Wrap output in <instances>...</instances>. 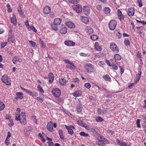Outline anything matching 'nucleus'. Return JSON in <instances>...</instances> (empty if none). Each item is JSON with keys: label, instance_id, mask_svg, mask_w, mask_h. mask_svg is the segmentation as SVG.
<instances>
[{"label": "nucleus", "instance_id": "27", "mask_svg": "<svg viewBox=\"0 0 146 146\" xmlns=\"http://www.w3.org/2000/svg\"><path fill=\"white\" fill-rule=\"evenodd\" d=\"M49 78V82H52L53 81L54 79V75L52 73H50L48 75Z\"/></svg>", "mask_w": 146, "mask_h": 146}, {"label": "nucleus", "instance_id": "3", "mask_svg": "<svg viewBox=\"0 0 146 146\" xmlns=\"http://www.w3.org/2000/svg\"><path fill=\"white\" fill-rule=\"evenodd\" d=\"M110 48L111 50L115 53H118L119 51V49L116 44L114 42L110 44Z\"/></svg>", "mask_w": 146, "mask_h": 146}, {"label": "nucleus", "instance_id": "34", "mask_svg": "<svg viewBox=\"0 0 146 146\" xmlns=\"http://www.w3.org/2000/svg\"><path fill=\"white\" fill-rule=\"evenodd\" d=\"M83 10L84 12H86V13H88L90 10L89 7L87 6H84L83 8Z\"/></svg>", "mask_w": 146, "mask_h": 146}, {"label": "nucleus", "instance_id": "63", "mask_svg": "<svg viewBox=\"0 0 146 146\" xmlns=\"http://www.w3.org/2000/svg\"><path fill=\"white\" fill-rule=\"evenodd\" d=\"M7 42H4L2 43L1 46L2 48H3L6 45Z\"/></svg>", "mask_w": 146, "mask_h": 146}, {"label": "nucleus", "instance_id": "37", "mask_svg": "<svg viewBox=\"0 0 146 146\" xmlns=\"http://www.w3.org/2000/svg\"><path fill=\"white\" fill-rule=\"evenodd\" d=\"M5 105L2 102H0V110H3L5 108Z\"/></svg>", "mask_w": 146, "mask_h": 146}, {"label": "nucleus", "instance_id": "64", "mask_svg": "<svg viewBox=\"0 0 146 146\" xmlns=\"http://www.w3.org/2000/svg\"><path fill=\"white\" fill-rule=\"evenodd\" d=\"M73 82H75L78 83L79 82V79L77 78H75L73 80Z\"/></svg>", "mask_w": 146, "mask_h": 146}, {"label": "nucleus", "instance_id": "38", "mask_svg": "<svg viewBox=\"0 0 146 146\" xmlns=\"http://www.w3.org/2000/svg\"><path fill=\"white\" fill-rule=\"evenodd\" d=\"M91 38L93 40H96L98 38V37L96 35H93L91 36Z\"/></svg>", "mask_w": 146, "mask_h": 146}, {"label": "nucleus", "instance_id": "30", "mask_svg": "<svg viewBox=\"0 0 146 146\" xmlns=\"http://www.w3.org/2000/svg\"><path fill=\"white\" fill-rule=\"evenodd\" d=\"M58 132L59 134L60 137V138L62 140H64L65 138L63 135V131H62V130H59L58 131Z\"/></svg>", "mask_w": 146, "mask_h": 146}, {"label": "nucleus", "instance_id": "32", "mask_svg": "<svg viewBox=\"0 0 146 146\" xmlns=\"http://www.w3.org/2000/svg\"><path fill=\"white\" fill-rule=\"evenodd\" d=\"M114 57L115 60H121V57L120 55L118 54H115L114 55Z\"/></svg>", "mask_w": 146, "mask_h": 146}, {"label": "nucleus", "instance_id": "24", "mask_svg": "<svg viewBox=\"0 0 146 146\" xmlns=\"http://www.w3.org/2000/svg\"><path fill=\"white\" fill-rule=\"evenodd\" d=\"M81 92L80 91H77L73 93V95L75 97H78L81 96Z\"/></svg>", "mask_w": 146, "mask_h": 146}, {"label": "nucleus", "instance_id": "47", "mask_svg": "<svg viewBox=\"0 0 146 146\" xmlns=\"http://www.w3.org/2000/svg\"><path fill=\"white\" fill-rule=\"evenodd\" d=\"M25 92H26L27 94H28L30 96H34V95H33V94L32 93V92L31 91L28 90L27 89Z\"/></svg>", "mask_w": 146, "mask_h": 146}, {"label": "nucleus", "instance_id": "19", "mask_svg": "<svg viewBox=\"0 0 146 146\" xmlns=\"http://www.w3.org/2000/svg\"><path fill=\"white\" fill-rule=\"evenodd\" d=\"M116 141L118 145H120L121 146H127V143L120 141L118 139H117Z\"/></svg>", "mask_w": 146, "mask_h": 146}, {"label": "nucleus", "instance_id": "45", "mask_svg": "<svg viewBox=\"0 0 146 146\" xmlns=\"http://www.w3.org/2000/svg\"><path fill=\"white\" fill-rule=\"evenodd\" d=\"M136 21L138 23H141L143 25H146V22L144 21H140L138 20H136Z\"/></svg>", "mask_w": 146, "mask_h": 146}, {"label": "nucleus", "instance_id": "41", "mask_svg": "<svg viewBox=\"0 0 146 146\" xmlns=\"http://www.w3.org/2000/svg\"><path fill=\"white\" fill-rule=\"evenodd\" d=\"M80 135L81 136H83L84 137H88V134L87 133H85L84 131L81 132L80 133Z\"/></svg>", "mask_w": 146, "mask_h": 146}, {"label": "nucleus", "instance_id": "20", "mask_svg": "<svg viewBox=\"0 0 146 146\" xmlns=\"http://www.w3.org/2000/svg\"><path fill=\"white\" fill-rule=\"evenodd\" d=\"M101 142L105 144H108L109 143V141L106 139L104 138L103 137L101 136Z\"/></svg>", "mask_w": 146, "mask_h": 146}, {"label": "nucleus", "instance_id": "21", "mask_svg": "<svg viewBox=\"0 0 146 146\" xmlns=\"http://www.w3.org/2000/svg\"><path fill=\"white\" fill-rule=\"evenodd\" d=\"M12 61L14 64H17V62H20L19 57L17 56H14L13 57Z\"/></svg>", "mask_w": 146, "mask_h": 146}, {"label": "nucleus", "instance_id": "40", "mask_svg": "<svg viewBox=\"0 0 146 146\" xmlns=\"http://www.w3.org/2000/svg\"><path fill=\"white\" fill-rule=\"evenodd\" d=\"M16 95L18 96V98L21 99H22L23 98V97L22 96L23 94L22 92H17L16 93Z\"/></svg>", "mask_w": 146, "mask_h": 146}, {"label": "nucleus", "instance_id": "4", "mask_svg": "<svg viewBox=\"0 0 146 146\" xmlns=\"http://www.w3.org/2000/svg\"><path fill=\"white\" fill-rule=\"evenodd\" d=\"M117 24V22L115 20H111L109 26L110 29L113 31L115 28Z\"/></svg>", "mask_w": 146, "mask_h": 146}, {"label": "nucleus", "instance_id": "16", "mask_svg": "<svg viewBox=\"0 0 146 146\" xmlns=\"http://www.w3.org/2000/svg\"><path fill=\"white\" fill-rule=\"evenodd\" d=\"M61 22V19L57 18L54 19V24L55 25H58L60 24Z\"/></svg>", "mask_w": 146, "mask_h": 146}, {"label": "nucleus", "instance_id": "9", "mask_svg": "<svg viewBox=\"0 0 146 146\" xmlns=\"http://www.w3.org/2000/svg\"><path fill=\"white\" fill-rule=\"evenodd\" d=\"M59 30L60 33L62 34H66L67 32V28L63 24L60 25Z\"/></svg>", "mask_w": 146, "mask_h": 146}, {"label": "nucleus", "instance_id": "46", "mask_svg": "<svg viewBox=\"0 0 146 146\" xmlns=\"http://www.w3.org/2000/svg\"><path fill=\"white\" fill-rule=\"evenodd\" d=\"M38 89L39 91L41 92H44V90L42 89V88L40 86V85H38L37 86Z\"/></svg>", "mask_w": 146, "mask_h": 146}, {"label": "nucleus", "instance_id": "33", "mask_svg": "<svg viewBox=\"0 0 146 146\" xmlns=\"http://www.w3.org/2000/svg\"><path fill=\"white\" fill-rule=\"evenodd\" d=\"M104 12L106 14H108L110 12V8L108 7H106L104 9Z\"/></svg>", "mask_w": 146, "mask_h": 146}, {"label": "nucleus", "instance_id": "50", "mask_svg": "<svg viewBox=\"0 0 146 146\" xmlns=\"http://www.w3.org/2000/svg\"><path fill=\"white\" fill-rule=\"evenodd\" d=\"M9 121L10 122L9 123L8 125L9 126L11 127L13 125V122L12 119H9Z\"/></svg>", "mask_w": 146, "mask_h": 146}, {"label": "nucleus", "instance_id": "17", "mask_svg": "<svg viewBox=\"0 0 146 146\" xmlns=\"http://www.w3.org/2000/svg\"><path fill=\"white\" fill-rule=\"evenodd\" d=\"M66 25L67 26L70 28H74L75 27V26L74 23L72 22L69 21L66 22Z\"/></svg>", "mask_w": 146, "mask_h": 146}, {"label": "nucleus", "instance_id": "2", "mask_svg": "<svg viewBox=\"0 0 146 146\" xmlns=\"http://www.w3.org/2000/svg\"><path fill=\"white\" fill-rule=\"evenodd\" d=\"M85 68L86 72L88 73L94 72V66L91 64H87L85 66Z\"/></svg>", "mask_w": 146, "mask_h": 146}, {"label": "nucleus", "instance_id": "7", "mask_svg": "<svg viewBox=\"0 0 146 146\" xmlns=\"http://www.w3.org/2000/svg\"><path fill=\"white\" fill-rule=\"evenodd\" d=\"M110 61L111 62V64L110 66H111L113 69L115 70H116L118 69V64L116 63V61L113 59H111L110 60Z\"/></svg>", "mask_w": 146, "mask_h": 146}, {"label": "nucleus", "instance_id": "58", "mask_svg": "<svg viewBox=\"0 0 146 146\" xmlns=\"http://www.w3.org/2000/svg\"><path fill=\"white\" fill-rule=\"evenodd\" d=\"M68 131L69 133L71 135H72L74 133L73 130L71 128L68 130Z\"/></svg>", "mask_w": 146, "mask_h": 146}, {"label": "nucleus", "instance_id": "59", "mask_svg": "<svg viewBox=\"0 0 146 146\" xmlns=\"http://www.w3.org/2000/svg\"><path fill=\"white\" fill-rule=\"evenodd\" d=\"M40 40H41V39ZM40 44L41 45V48H44L45 47V46L44 44V42L42 40H40Z\"/></svg>", "mask_w": 146, "mask_h": 146}, {"label": "nucleus", "instance_id": "14", "mask_svg": "<svg viewBox=\"0 0 146 146\" xmlns=\"http://www.w3.org/2000/svg\"><path fill=\"white\" fill-rule=\"evenodd\" d=\"M66 67L70 69L71 70H75L76 68L73 62L71 63L70 64H67Z\"/></svg>", "mask_w": 146, "mask_h": 146}, {"label": "nucleus", "instance_id": "49", "mask_svg": "<svg viewBox=\"0 0 146 146\" xmlns=\"http://www.w3.org/2000/svg\"><path fill=\"white\" fill-rule=\"evenodd\" d=\"M140 120L139 119H138L137 120L136 122V124L137 125V127L140 128L141 127V125L140 124Z\"/></svg>", "mask_w": 146, "mask_h": 146}, {"label": "nucleus", "instance_id": "60", "mask_svg": "<svg viewBox=\"0 0 146 146\" xmlns=\"http://www.w3.org/2000/svg\"><path fill=\"white\" fill-rule=\"evenodd\" d=\"M36 99L40 102H42L43 101V100L42 98H41L39 97H37L36 98Z\"/></svg>", "mask_w": 146, "mask_h": 146}, {"label": "nucleus", "instance_id": "8", "mask_svg": "<svg viewBox=\"0 0 146 146\" xmlns=\"http://www.w3.org/2000/svg\"><path fill=\"white\" fill-rule=\"evenodd\" d=\"M73 9L78 13H80L82 11L81 6L79 5H74L72 6Z\"/></svg>", "mask_w": 146, "mask_h": 146}, {"label": "nucleus", "instance_id": "31", "mask_svg": "<svg viewBox=\"0 0 146 146\" xmlns=\"http://www.w3.org/2000/svg\"><path fill=\"white\" fill-rule=\"evenodd\" d=\"M82 20L85 24H88L89 22V20L88 17H82Z\"/></svg>", "mask_w": 146, "mask_h": 146}, {"label": "nucleus", "instance_id": "29", "mask_svg": "<svg viewBox=\"0 0 146 146\" xmlns=\"http://www.w3.org/2000/svg\"><path fill=\"white\" fill-rule=\"evenodd\" d=\"M59 82L60 84L62 85H65L66 84V81L65 79L63 78H61L59 79Z\"/></svg>", "mask_w": 146, "mask_h": 146}, {"label": "nucleus", "instance_id": "11", "mask_svg": "<svg viewBox=\"0 0 146 146\" xmlns=\"http://www.w3.org/2000/svg\"><path fill=\"white\" fill-rule=\"evenodd\" d=\"M135 14V9L133 7H131L128 9L127 14L129 16H132Z\"/></svg>", "mask_w": 146, "mask_h": 146}, {"label": "nucleus", "instance_id": "44", "mask_svg": "<svg viewBox=\"0 0 146 146\" xmlns=\"http://www.w3.org/2000/svg\"><path fill=\"white\" fill-rule=\"evenodd\" d=\"M78 123L82 126H84V125H85L83 122L81 120H78L77 121Z\"/></svg>", "mask_w": 146, "mask_h": 146}, {"label": "nucleus", "instance_id": "54", "mask_svg": "<svg viewBox=\"0 0 146 146\" xmlns=\"http://www.w3.org/2000/svg\"><path fill=\"white\" fill-rule=\"evenodd\" d=\"M137 56L138 58H139L140 60L142 58L141 54L139 51H138L137 53Z\"/></svg>", "mask_w": 146, "mask_h": 146}, {"label": "nucleus", "instance_id": "56", "mask_svg": "<svg viewBox=\"0 0 146 146\" xmlns=\"http://www.w3.org/2000/svg\"><path fill=\"white\" fill-rule=\"evenodd\" d=\"M85 86L88 88H89L91 87V85L90 83H86L85 84Z\"/></svg>", "mask_w": 146, "mask_h": 146}, {"label": "nucleus", "instance_id": "23", "mask_svg": "<svg viewBox=\"0 0 146 146\" xmlns=\"http://www.w3.org/2000/svg\"><path fill=\"white\" fill-rule=\"evenodd\" d=\"M94 46L95 49L97 51H100V46L98 42H95Z\"/></svg>", "mask_w": 146, "mask_h": 146}, {"label": "nucleus", "instance_id": "39", "mask_svg": "<svg viewBox=\"0 0 146 146\" xmlns=\"http://www.w3.org/2000/svg\"><path fill=\"white\" fill-rule=\"evenodd\" d=\"M69 2L72 4H77L79 2V0H68Z\"/></svg>", "mask_w": 146, "mask_h": 146}, {"label": "nucleus", "instance_id": "15", "mask_svg": "<svg viewBox=\"0 0 146 146\" xmlns=\"http://www.w3.org/2000/svg\"><path fill=\"white\" fill-rule=\"evenodd\" d=\"M86 31L88 35L94 33L93 29L89 27H86Z\"/></svg>", "mask_w": 146, "mask_h": 146}, {"label": "nucleus", "instance_id": "53", "mask_svg": "<svg viewBox=\"0 0 146 146\" xmlns=\"http://www.w3.org/2000/svg\"><path fill=\"white\" fill-rule=\"evenodd\" d=\"M137 2L139 3V6L140 7H141L143 6V4L141 0H137Z\"/></svg>", "mask_w": 146, "mask_h": 146}, {"label": "nucleus", "instance_id": "12", "mask_svg": "<svg viewBox=\"0 0 146 146\" xmlns=\"http://www.w3.org/2000/svg\"><path fill=\"white\" fill-rule=\"evenodd\" d=\"M47 128L48 129L51 131H52L53 130V125L52 122L50 121L48 122L47 125Z\"/></svg>", "mask_w": 146, "mask_h": 146}, {"label": "nucleus", "instance_id": "43", "mask_svg": "<svg viewBox=\"0 0 146 146\" xmlns=\"http://www.w3.org/2000/svg\"><path fill=\"white\" fill-rule=\"evenodd\" d=\"M11 22L14 25H17V21L15 19L13 18H11Z\"/></svg>", "mask_w": 146, "mask_h": 146}, {"label": "nucleus", "instance_id": "18", "mask_svg": "<svg viewBox=\"0 0 146 146\" xmlns=\"http://www.w3.org/2000/svg\"><path fill=\"white\" fill-rule=\"evenodd\" d=\"M64 43L68 46H73L75 45V42L70 40L66 41L64 42Z\"/></svg>", "mask_w": 146, "mask_h": 146}, {"label": "nucleus", "instance_id": "1", "mask_svg": "<svg viewBox=\"0 0 146 146\" xmlns=\"http://www.w3.org/2000/svg\"><path fill=\"white\" fill-rule=\"evenodd\" d=\"M15 119L17 121H19L20 123L23 125L27 123L26 120V116L24 113L22 112L20 115L17 114L15 116Z\"/></svg>", "mask_w": 146, "mask_h": 146}, {"label": "nucleus", "instance_id": "51", "mask_svg": "<svg viewBox=\"0 0 146 146\" xmlns=\"http://www.w3.org/2000/svg\"><path fill=\"white\" fill-rule=\"evenodd\" d=\"M18 12L20 13L21 15H23V13L22 12V11L21 9V5H19V6L18 7Z\"/></svg>", "mask_w": 146, "mask_h": 146}, {"label": "nucleus", "instance_id": "6", "mask_svg": "<svg viewBox=\"0 0 146 146\" xmlns=\"http://www.w3.org/2000/svg\"><path fill=\"white\" fill-rule=\"evenodd\" d=\"M52 93L53 95L56 97H59L61 94L60 90L58 88H55L52 90Z\"/></svg>", "mask_w": 146, "mask_h": 146}, {"label": "nucleus", "instance_id": "22", "mask_svg": "<svg viewBox=\"0 0 146 146\" xmlns=\"http://www.w3.org/2000/svg\"><path fill=\"white\" fill-rule=\"evenodd\" d=\"M141 71H140V73L137 75L136 77L134 80V82L135 83H137L139 80L141 78Z\"/></svg>", "mask_w": 146, "mask_h": 146}, {"label": "nucleus", "instance_id": "26", "mask_svg": "<svg viewBox=\"0 0 146 146\" xmlns=\"http://www.w3.org/2000/svg\"><path fill=\"white\" fill-rule=\"evenodd\" d=\"M102 77L104 80L106 81H109L111 80L110 77L108 74L103 76Z\"/></svg>", "mask_w": 146, "mask_h": 146}, {"label": "nucleus", "instance_id": "42", "mask_svg": "<svg viewBox=\"0 0 146 146\" xmlns=\"http://www.w3.org/2000/svg\"><path fill=\"white\" fill-rule=\"evenodd\" d=\"M124 43L126 46H129L130 44V42L128 39H125L124 41Z\"/></svg>", "mask_w": 146, "mask_h": 146}, {"label": "nucleus", "instance_id": "61", "mask_svg": "<svg viewBox=\"0 0 146 146\" xmlns=\"http://www.w3.org/2000/svg\"><path fill=\"white\" fill-rule=\"evenodd\" d=\"M96 144H97L99 146L100 145V140L99 138L97 139V141H96Z\"/></svg>", "mask_w": 146, "mask_h": 146}, {"label": "nucleus", "instance_id": "52", "mask_svg": "<svg viewBox=\"0 0 146 146\" xmlns=\"http://www.w3.org/2000/svg\"><path fill=\"white\" fill-rule=\"evenodd\" d=\"M56 25H51L52 28V29L54 31H57L58 30V29Z\"/></svg>", "mask_w": 146, "mask_h": 146}, {"label": "nucleus", "instance_id": "13", "mask_svg": "<svg viewBox=\"0 0 146 146\" xmlns=\"http://www.w3.org/2000/svg\"><path fill=\"white\" fill-rule=\"evenodd\" d=\"M51 9L48 6H46L44 9L43 12L44 14H48L50 12Z\"/></svg>", "mask_w": 146, "mask_h": 146}, {"label": "nucleus", "instance_id": "5", "mask_svg": "<svg viewBox=\"0 0 146 146\" xmlns=\"http://www.w3.org/2000/svg\"><path fill=\"white\" fill-rule=\"evenodd\" d=\"M2 81L7 85H11V82L9 81V78L6 75H3L1 78Z\"/></svg>", "mask_w": 146, "mask_h": 146}, {"label": "nucleus", "instance_id": "57", "mask_svg": "<svg viewBox=\"0 0 146 146\" xmlns=\"http://www.w3.org/2000/svg\"><path fill=\"white\" fill-rule=\"evenodd\" d=\"M119 67L120 69V73L121 74H122L124 72V69L122 68L121 66H119Z\"/></svg>", "mask_w": 146, "mask_h": 146}, {"label": "nucleus", "instance_id": "48", "mask_svg": "<svg viewBox=\"0 0 146 146\" xmlns=\"http://www.w3.org/2000/svg\"><path fill=\"white\" fill-rule=\"evenodd\" d=\"M32 118L33 119V120L35 123L37 124V123L36 116L35 115H33L32 116Z\"/></svg>", "mask_w": 146, "mask_h": 146}, {"label": "nucleus", "instance_id": "36", "mask_svg": "<svg viewBox=\"0 0 146 146\" xmlns=\"http://www.w3.org/2000/svg\"><path fill=\"white\" fill-rule=\"evenodd\" d=\"M107 133L108 134L110 135H112L113 134H114L115 133L114 131L111 130L110 129L108 130L107 131Z\"/></svg>", "mask_w": 146, "mask_h": 146}, {"label": "nucleus", "instance_id": "28", "mask_svg": "<svg viewBox=\"0 0 146 146\" xmlns=\"http://www.w3.org/2000/svg\"><path fill=\"white\" fill-rule=\"evenodd\" d=\"M28 29L29 31L32 30L33 31L35 32H36L37 31L33 25L29 26L28 27Z\"/></svg>", "mask_w": 146, "mask_h": 146}, {"label": "nucleus", "instance_id": "62", "mask_svg": "<svg viewBox=\"0 0 146 146\" xmlns=\"http://www.w3.org/2000/svg\"><path fill=\"white\" fill-rule=\"evenodd\" d=\"M117 35L118 36L119 38H120L122 36V34L120 33L119 32H118V33L117 34Z\"/></svg>", "mask_w": 146, "mask_h": 146}, {"label": "nucleus", "instance_id": "55", "mask_svg": "<svg viewBox=\"0 0 146 146\" xmlns=\"http://www.w3.org/2000/svg\"><path fill=\"white\" fill-rule=\"evenodd\" d=\"M29 42L32 45V46L34 47H35L36 46V43L35 42L32 41H29Z\"/></svg>", "mask_w": 146, "mask_h": 146}, {"label": "nucleus", "instance_id": "35", "mask_svg": "<svg viewBox=\"0 0 146 146\" xmlns=\"http://www.w3.org/2000/svg\"><path fill=\"white\" fill-rule=\"evenodd\" d=\"M82 106L81 105H79L77 106V110L78 112H81L82 111Z\"/></svg>", "mask_w": 146, "mask_h": 146}, {"label": "nucleus", "instance_id": "25", "mask_svg": "<svg viewBox=\"0 0 146 146\" xmlns=\"http://www.w3.org/2000/svg\"><path fill=\"white\" fill-rule=\"evenodd\" d=\"M15 40V38L13 35H9V36L8 41L10 43H13Z\"/></svg>", "mask_w": 146, "mask_h": 146}, {"label": "nucleus", "instance_id": "10", "mask_svg": "<svg viewBox=\"0 0 146 146\" xmlns=\"http://www.w3.org/2000/svg\"><path fill=\"white\" fill-rule=\"evenodd\" d=\"M117 15L118 19L121 21H122L124 19V15L123 14L122 12L119 9H118L117 10Z\"/></svg>", "mask_w": 146, "mask_h": 146}]
</instances>
